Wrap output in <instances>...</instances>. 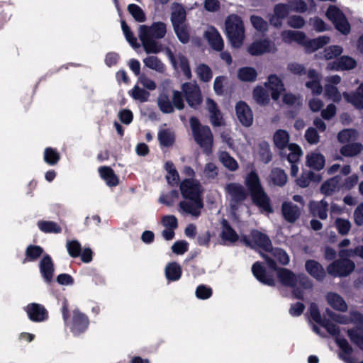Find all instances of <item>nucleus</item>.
Returning <instances> with one entry per match:
<instances>
[{"label":"nucleus","instance_id":"obj_1","mask_svg":"<svg viewBox=\"0 0 363 363\" xmlns=\"http://www.w3.org/2000/svg\"><path fill=\"white\" fill-rule=\"evenodd\" d=\"M180 192L184 201L179 203V211L181 214L189 215L198 218L203 208L201 197L203 189L201 184L193 179H184L180 184Z\"/></svg>","mask_w":363,"mask_h":363},{"label":"nucleus","instance_id":"obj_2","mask_svg":"<svg viewBox=\"0 0 363 363\" xmlns=\"http://www.w3.org/2000/svg\"><path fill=\"white\" fill-rule=\"evenodd\" d=\"M167 33V25L161 21L154 22L150 26L140 25L138 35L144 50L147 53H158L162 50L157 40L163 38Z\"/></svg>","mask_w":363,"mask_h":363},{"label":"nucleus","instance_id":"obj_3","mask_svg":"<svg viewBox=\"0 0 363 363\" xmlns=\"http://www.w3.org/2000/svg\"><path fill=\"white\" fill-rule=\"evenodd\" d=\"M328 316L333 321L340 324L354 323L357 328L347 331L352 342L363 350V316L357 312H351L349 315L335 313L330 310L326 311Z\"/></svg>","mask_w":363,"mask_h":363},{"label":"nucleus","instance_id":"obj_4","mask_svg":"<svg viewBox=\"0 0 363 363\" xmlns=\"http://www.w3.org/2000/svg\"><path fill=\"white\" fill-rule=\"evenodd\" d=\"M245 185L251 195L252 202L262 212L272 213L270 200L262 189L257 174L251 172L245 179Z\"/></svg>","mask_w":363,"mask_h":363},{"label":"nucleus","instance_id":"obj_5","mask_svg":"<svg viewBox=\"0 0 363 363\" xmlns=\"http://www.w3.org/2000/svg\"><path fill=\"white\" fill-rule=\"evenodd\" d=\"M226 35L233 48H240L245 39V29L241 18L235 14L228 16L225 21Z\"/></svg>","mask_w":363,"mask_h":363},{"label":"nucleus","instance_id":"obj_6","mask_svg":"<svg viewBox=\"0 0 363 363\" xmlns=\"http://www.w3.org/2000/svg\"><path fill=\"white\" fill-rule=\"evenodd\" d=\"M62 312L65 324L74 335H79L87 329L89 323L88 318L78 309H74L72 318H69L67 301L62 303Z\"/></svg>","mask_w":363,"mask_h":363},{"label":"nucleus","instance_id":"obj_7","mask_svg":"<svg viewBox=\"0 0 363 363\" xmlns=\"http://www.w3.org/2000/svg\"><path fill=\"white\" fill-rule=\"evenodd\" d=\"M190 125L195 140L204 151L210 153L213 146V135L208 126H201L197 118H191Z\"/></svg>","mask_w":363,"mask_h":363},{"label":"nucleus","instance_id":"obj_8","mask_svg":"<svg viewBox=\"0 0 363 363\" xmlns=\"http://www.w3.org/2000/svg\"><path fill=\"white\" fill-rule=\"evenodd\" d=\"M340 258L328 266L327 272L334 277H346L354 269V263L349 257Z\"/></svg>","mask_w":363,"mask_h":363},{"label":"nucleus","instance_id":"obj_9","mask_svg":"<svg viewBox=\"0 0 363 363\" xmlns=\"http://www.w3.org/2000/svg\"><path fill=\"white\" fill-rule=\"evenodd\" d=\"M327 17L334 24L336 29L344 35L350 31V26L342 12L336 6H330L326 13Z\"/></svg>","mask_w":363,"mask_h":363},{"label":"nucleus","instance_id":"obj_10","mask_svg":"<svg viewBox=\"0 0 363 363\" xmlns=\"http://www.w3.org/2000/svg\"><path fill=\"white\" fill-rule=\"evenodd\" d=\"M181 88L190 106L196 107L201 104L202 101L201 90L196 83L186 82L182 85Z\"/></svg>","mask_w":363,"mask_h":363},{"label":"nucleus","instance_id":"obj_11","mask_svg":"<svg viewBox=\"0 0 363 363\" xmlns=\"http://www.w3.org/2000/svg\"><path fill=\"white\" fill-rule=\"evenodd\" d=\"M248 53L253 56L265 53H273L277 50L275 43L269 39L254 41L247 48Z\"/></svg>","mask_w":363,"mask_h":363},{"label":"nucleus","instance_id":"obj_12","mask_svg":"<svg viewBox=\"0 0 363 363\" xmlns=\"http://www.w3.org/2000/svg\"><path fill=\"white\" fill-rule=\"evenodd\" d=\"M167 55L176 70H180L186 79L191 78V72L187 58L179 53L174 55L170 50H166Z\"/></svg>","mask_w":363,"mask_h":363},{"label":"nucleus","instance_id":"obj_13","mask_svg":"<svg viewBox=\"0 0 363 363\" xmlns=\"http://www.w3.org/2000/svg\"><path fill=\"white\" fill-rule=\"evenodd\" d=\"M262 257L266 260L267 265L272 270H277V269L274 259L283 265H286L289 262V255L281 249H274L267 254H262Z\"/></svg>","mask_w":363,"mask_h":363},{"label":"nucleus","instance_id":"obj_14","mask_svg":"<svg viewBox=\"0 0 363 363\" xmlns=\"http://www.w3.org/2000/svg\"><path fill=\"white\" fill-rule=\"evenodd\" d=\"M252 241L250 242L245 237L241 238L246 245H249L252 247H258L262 248L266 252H269L271 250V241L268 237L257 230L252 232Z\"/></svg>","mask_w":363,"mask_h":363},{"label":"nucleus","instance_id":"obj_15","mask_svg":"<svg viewBox=\"0 0 363 363\" xmlns=\"http://www.w3.org/2000/svg\"><path fill=\"white\" fill-rule=\"evenodd\" d=\"M264 87L270 92L272 99L274 101H277L285 90L281 80L274 74H272L268 77L267 82L264 83Z\"/></svg>","mask_w":363,"mask_h":363},{"label":"nucleus","instance_id":"obj_16","mask_svg":"<svg viewBox=\"0 0 363 363\" xmlns=\"http://www.w3.org/2000/svg\"><path fill=\"white\" fill-rule=\"evenodd\" d=\"M236 116L242 125L249 127L253 122V114L250 106L243 101H239L235 105Z\"/></svg>","mask_w":363,"mask_h":363},{"label":"nucleus","instance_id":"obj_17","mask_svg":"<svg viewBox=\"0 0 363 363\" xmlns=\"http://www.w3.org/2000/svg\"><path fill=\"white\" fill-rule=\"evenodd\" d=\"M357 61L352 57L343 55L335 61L329 62L327 69L329 70H350L355 68Z\"/></svg>","mask_w":363,"mask_h":363},{"label":"nucleus","instance_id":"obj_18","mask_svg":"<svg viewBox=\"0 0 363 363\" xmlns=\"http://www.w3.org/2000/svg\"><path fill=\"white\" fill-rule=\"evenodd\" d=\"M30 320L33 322H43L48 319V311L43 305L33 303L26 307Z\"/></svg>","mask_w":363,"mask_h":363},{"label":"nucleus","instance_id":"obj_19","mask_svg":"<svg viewBox=\"0 0 363 363\" xmlns=\"http://www.w3.org/2000/svg\"><path fill=\"white\" fill-rule=\"evenodd\" d=\"M204 38L213 50L217 51L223 50L224 42L222 36L216 28L213 26L208 27L204 33Z\"/></svg>","mask_w":363,"mask_h":363},{"label":"nucleus","instance_id":"obj_20","mask_svg":"<svg viewBox=\"0 0 363 363\" xmlns=\"http://www.w3.org/2000/svg\"><path fill=\"white\" fill-rule=\"evenodd\" d=\"M311 318L317 323L321 324L332 335H337L340 333L339 327L331 323H322V318L317 306L312 303L309 308Z\"/></svg>","mask_w":363,"mask_h":363},{"label":"nucleus","instance_id":"obj_21","mask_svg":"<svg viewBox=\"0 0 363 363\" xmlns=\"http://www.w3.org/2000/svg\"><path fill=\"white\" fill-rule=\"evenodd\" d=\"M252 272L254 276L262 283L269 286L274 285L273 275L269 272H267L260 262H255L252 265Z\"/></svg>","mask_w":363,"mask_h":363},{"label":"nucleus","instance_id":"obj_22","mask_svg":"<svg viewBox=\"0 0 363 363\" xmlns=\"http://www.w3.org/2000/svg\"><path fill=\"white\" fill-rule=\"evenodd\" d=\"M325 300L328 304L337 311L345 312L348 308L345 299L335 292H328L325 295Z\"/></svg>","mask_w":363,"mask_h":363},{"label":"nucleus","instance_id":"obj_23","mask_svg":"<svg viewBox=\"0 0 363 363\" xmlns=\"http://www.w3.org/2000/svg\"><path fill=\"white\" fill-rule=\"evenodd\" d=\"M343 97L347 102L351 104L354 107L357 109L363 108V83H362L356 92L348 93L344 92Z\"/></svg>","mask_w":363,"mask_h":363},{"label":"nucleus","instance_id":"obj_24","mask_svg":"<svg viewBox=\"0 0 363 363\" xmlns=\"http://www.w3.org/2000/svg\"><path fill=\"white\" fill-rule=\"evenodd\" d=\"M206 108L210 114V120L214 126H220L224 122L220 111L218 109L216 104L211 99H207L206 101Z\"/></svg>","mask_w":363,"mask_h":363},{"label":"nucleus","instance_id":"obj_25","mask_svg":"<svg viewBox=\"0 0 363 363\" xmlns=\"http://www.w3.org/2000/svg\"><path fill=\"white\" fill-rule=\"evenodd\" d=\"M290 6L285 4H278L274 7V15L269 19L272 25L279 27L281 25V20L289 13Z\"/></svg>","mask_w":363,"mask_h":363},{"label":"nucleus","instance_id":"obj_26","mask_svg":"<svg viewBox=\"0 0 363 363\" xmlns=\"http://www.w3.org/2000/svg\"><path fill=\"white\" fill-rule=\"evenodd\" d=\"M330 38L328 36L323 35L313 40H308L306 36V41L302 43L307 52H314L330 43Z\"/></svg>","mask_w":363,"mask_h":363},{"label":"nucleus","instance_id":"obj_27","mask_svg":"<svg viewBox=\"0 0 363 363\" xmlns=\"http://www.w3.org/2000/svg\"><path fill=\"white\" fill-rule=\"evenodd\" d=\"M277 277L279 281L285 286L294 287L298 282V279L290 270L284 268L277 269Z\"/></svg>","mask_w":363,"mask_h":363},{"label":"nucleus","instance_id":"obj_28","mask_svg":"<svg viewBox=\"0 0 363 363\" xmlns=\"http://www.w3.org/2000/svg\"><path fill=\"white\" fill-rule=\"evenodd\" d=\"M186 11L182 5L178 4H174L172 5L171 21L173 27L186 23Z\"/></svg>","mask_w":363,"mask_h":363},{"label":"nucleus","instance_id":"obj_29","mask_svg":"<svg viewBox=\"0 0 363 363\" xmlns=\"http://www.w3.org/2000/svg\"><path fill=\"white\" fill-rule=\"evenodd\" d=\"M40 270L47 282H50L53 277L54 267L51 258L45 255L40 262Z\"/></svg>","mask_w":363,"mask_h":363},{"label":"nucleus","instance_id":"obj_30","mask_svg":"<svg viewBox=\"0 0 363 363\" xmlns=\"http://www.w3.org/2000/svg\"><path fill=\"white\" fill-rule=\"evenodd\" d=\"M325 157L317 152H312L306 155V164L315 170H320L325 166Z\"/></svg>","mask_w":363,"mask_h":363},{"label":"nucleus","instance_id":"obj_31","mask_svg":"<svg viewBox=\"0 0 363 363\" xmlns=\"http://www.w3.org/2000/svg\"><path fill=\"white\" fill-rule=\"evenodd\" d=\"M282 40L286 43H297L300 45L306 41V35L301 31L286 30L281 34Z\"/></svg>","mask_w":363,"mask_h":363},{"label":"nucleus","instance_id":"obj_32","mask_svg":"<svg viewBox=\"0 0 363 363\" xmlns=\"http://www.w3.org/2000/svg\"><path fill=\"white\" fill-rule=\"evenodd\" d=\"M308 77L311 81L306 83V87L310 89L313 94H320L323 88L320 83L319 74L314 69H310L308 72Z\"/></svg>","mask_w":363,"mask_h":363},{"label":"nucleus","instance_id":"obj_33","mask_svg":"<svg viewBox=\"0 0 363 363\" xmlns=\"http://www.w3.org/2000/svg\"><path fill=\"white\" fill-rule=\"evenodd\" d=\"M282 213L289 222H294L300 216V210L291 202H284L282 204Z\"/></svg>","mask_w":363,"mask_h":363},{"label":"nucleus","instance_id":"obj_34","mask_svg":"<svg viewBox=\"0 0 363 363\" xmlns=\"http://www.w3.org/2000/svg\"><path fill=\"white\" fill-rule=\"evenodd\" d=\"M273 141L275 146L281 150L287 148L289 141V134L286 130H277L273 136Z\"/></svg>","mask_w":363,"mask_h":363},{"label":"nucleus","instance_id":"obj_35","mask_svg":"<svg viewBox=\"0 0 363 363\" xmlns=\"http://www.w3.org/2000/svg\"><path fill=\"white\" fill-rule=\"evenodd\" d=\"M336 342L341 350L340 357L347 363H354V359L350 356L352 347L345 339L337 338Z\"/></svg>","mask_w":363,"mask_h":363},{"label":"nucleus","instance_id":"obj_36","mask_svg":"<svg viewBox=\"0 0 363 363\" xmlns=\"http://www.w3.org/2000/svg\"><path fill=\"white\" fill-rule=\"evenodd\" d=\"M306 271L316 279H321L325 276L323 267L315 260H308L306 262Z\"/></svg>","mask_w":363,"mask_h":363},{"label":"nucleus","instance_id":"obj_37","mask_svg":"<svg viewBox=\"0 0 363 363\" xmlns=\"http://www.w3.org/2000/svg\"><path fill=\"white\" fill-rule=\"evenodd\" d=\"M309 207L313 216H318L320 219L327 218L328 203L324 201L320 202L312 201L310 203Z\"/></svg>","mask_w":363,"mask_h":363},{"label":"nucleus","instance_id":"obj_38","mask_svg":"<svg viewBox=\"0 0 363 363\" xmlns=\"http://www.w3.org/2000/svg\"><path fill=\"white\" fill-rule=\"evenodd\" d=\"M340 186V178L335 177L324 182L321 186L320 190L323 194L330 195L338 190Z\"/></svg>","mask_w":363,"mask_h":363},{"label":"nucleus","instance_id":"obj_39","mask_svg":"<svg viewBox=\"0 0 363 363\" xmlns=\"http://www.w3.org/2000/svg\"><path fill=\"white\" fill-rule=\"evenodd\" d=\"M228 193L236 201H242L246 198L244 188L238 184H230L226 186Z\"/></svg>","mask_w":363,"mask_h":363},{"label":"nucleus","instance_id":"obj_40","mask_svg":"<svg viewBox=\"0 0 363 363\" xmlns=\"http://www.w3.org/2000/svg\"><path fill=\"white\" fill-rule=\"evenodd\" d=\"M222 240L228 242H235L238 240V235L235 230L228 225L227 220L222 221Z\"/></svg>","mask_w":363,"mask_h":363},{"label":"nucleus","instance_id":"obj_41","mask_svg":"<svg viewBox=\"0 0 363 363\" xmlns=\"http://www.w3.org/2000/svg\"><path fill=\"white\" fill-rule=\"evenodd\" d=\"M165 274L167 279L170 281H177L179 279L182 275V269L180 265L176 262L169 263L165 267Z\"/></svg>","mask_w":363,"mask_h":363},{"label":"nucleus","instance_id":"obj_42","mask_svg":"<svg viewBox=\"0 0 363 363\" xmlns=\"http://www.w3.org/2000/svg\"><path fill=\"white\" fill-rule=\"evenodd\" d=\"M363 149V146L359 143H350L343 145L340 148V153L345 157H354L359 154Z\"/></svg>","mask_w":363,"mask_h":363},{"label":"nucleus","instance_id":"obj_43","mask_svg":"<svg viewBox=\"0 0 363 363\" xmlns=\"http://www.w3.org/2000/svg\"><path fill=\"white\" fill-rule=\"evenodd\" d=\"M257 76V71L253 67H244L238 71V77L242 82H253L256 79Z\"/></svg>","mask_w":363,"mask_h":363},{"label":"nucleus","instance_id":"obj_44","mask_svg":"<svg viewBox=\"0 0 363 363\" xmlns=\"http://www.w3.org/2000/svg\"><path fill=\"white\" fill-rule=\"evenodd\" d=\"M195 72L198 78L203 82H209L213 77L211 69L203 63H200L196 66Z\"/></svg>","mask_w":363,"mask_h":363},{"label":"nucleus","instance_id":"obj_45","mask_svg":"<svg viewBox=\"0 0 363 363\" xmlns=\"http://www.w3.org/2000/svg\"><path fill=\"white\" fill-rule=\"evenodd\" d=\"M144 65L156 72H163L165 70V65L156 56H149L143 60Z\"/></svg>","mask_w":363,"mask_h":363},{"label":"nucleus","instance_id":"obj_46","mask_svg":"<svg viewBox=\"0 0 363 363\" xmlns=\"http://www.w3.org/2000/svg\"><path fill=\"white\" fill-rule=\"evenodd\" d=\"M358 132L352 128L344 129L337 134V140L340 143H346L356 140L358 138Z\"/></svg>","mask_w":363,"mask_h":363},{"label":"nucleus","instance_id":"obj_47","mask_svg":"<svg viewBox=\"0 0 363 363\" xmlns=\"http://www.w3.org/2000/svg\"><path fill=\"white\" fill-rule=\"evenodd\" d=\"M253 98L260 105H266L270 100L268 92L265 90L264 87L261 86H257L255 88Z\"/></svg>","mask_w":363,"mask_h":363},{"label":"nucleus","instance_id":"obj_48","mask_svg":"<svg viewBox=\"0 0 363 363\" xmlns=\"http://www.w3.org/2000/svg\"><path fill=\"white\" fill-rule=\"evenodd\" d=\"M59 152L52 147H46L43 153V160L49 165H55L60 160Z\"/></svg>","mask_w":363,"mask_h":363},{"label":"nucleus","instance_id":"obj_49","mask_svg":"<svg viewBox=\"0 0 363 363\" xmlns=\"http://www.w3.org/2000/svg\"><path fill=\"white\" fill-rule=\"evenodd\" d=\"M178 39L183 43H188L190 35V28L188 24L184 23L173 27Z\"/></svg>","mask_w":363,"mask_h":363},{"label":"nucleus","instance_id":"obj_50","mask_svg":"<svg viewBox=\"0 0 363 363\" xmlns=\"http://www.w3.org/2000/svg\"><path fill=\"white\" fill-rule=\"evenodd\" d=\"M219 160L229 170L235 171L238 168L237 161L226 152L219 153Z\"/></svg>","mask_w":363,"mask_h":363},{"label":"nucleus","instance_id":"obj_51","mask_svg":"<svg viewBox=\"0 0 363 363\" xmlns=\"http://www.w3.org/2000/svg\"><path fill=\"white\" fill-rule=\"evenodd\" d=\"M270 179L274 184L282 186L287 182V176L284 170L276 168L272 169L270 174Z\"/></svg>","mask_w":363,"mask_h":363},{"label":"nucleus","instance_id":"obj_52","mask_svg":"<svg viewBox=\"0 0 363 363\" xmlns=\"http://www.w3.org/2000/svg\"><path fill=\"white\" fill-rule=\"evenodd\" d=\"M40 230L46 233H59L61 232V227L53 221L41 220L38 223Z\"/></svg>","mask_w":363,"mask_h":363},{"label":"nucleus","instance_id":"obj_53","mask_svg":"<svg viewBox=\"0 0 363 363\" xmlns=\"http://www.w3.org/2000/svg\"><path fill=\"white\" fill-rule=\"evenodd\" d=\"M287 150L289 151L287 155L288 161L290 163H296L298 162L302 155V150L300 146L294 143H290L287 146Z\"/></svg>","mask_w":363,"mask_h":363},{"label":"nucleus","instance_id":"obj_54","mask_svg":"<svg viewBox=\"0 0 363 363\" xmlns=\"http://www.w3.org/2000/svg\"><path fill=\"white\" fill-rule=\"evenodd\" d=\"M43 249L36 245H29L26 251V258L23 262H32L37 259L43 253Z\"/></svg>","mask_w":363,"mask_h":363},{"label":"nucleus","instance_id":"obj_55","mask_svg":"<svg viewBox=\"0 0 363 363\" xmlns=\"http://www.w3.org/2000/svg\"><path fill=\"white\" fill-rule=\"evenodd\" d=\"M165 169L167 172L166 178L168 183L172 185L177 184L179 179V173L174 168V164L172 162H168L165 164Z\"/></svg>","mask_w":363,"mask_h":363},{"label":"nucleus","instance_id":"obj_56","mask_svg":"<svg viewBox=\"0 0 363 363\" xmlns=\"http://www.w3.org/2000/svg\"><path fill=\"white\" fill-rule=\"evenodd\" d=\"M157 104L163 113H170L174 111V106L166 94L160 95L157 99Z\"/></svg>","mask_w":363,"mask_h":363},{"label":"nucleus","instance_id":"obj_57","mask_svg":"<svg viewBox=\"0 0 363 363\" xmlns=\"http://www.w3.org/2000/svg\"><path fill=\"white\" fill-rule=\"evenodd\" d=\"M343 52V48L340 45H330L325 48L323 52V57L325 60H331L340 56Z\"/></svg>","mask_w":363,"mask_h":363},{"label":"nucleus","instance_id":"obj_58","mask_svg":"<svg viewBox=\"0 0 363 363\" xmlns=\"http://www.w3.org/2000/svg\"><path fill=\"white\" fill-rule=\"evenodd\" d=\"M99 173L101 178L105 181L108 186H113V172L109 167H101L99 168Z\"/></svg>","mask_w":363,"mask_h":363},{"label":"nucleus","instance_id":"obj_59","mask_svg":"<svg viewBox=\"0 0 363 363\" xmlns=\"http://www.w3.org/2000/svg\"><path fill=\"white\" fill-rule=\"evenodd\" d=\"M121 28L127 41L130 43V45L134 48H139L140 44L138 43L136 38L134 36V34L131 32L130 28L124 21H121Z\"/></svg>","mask_w":363,"mask_h":363},{"label":"nucleus","instance_id":"obj_60","mask_svg":"<svg viewBox=\"0 0 363 363\" xmlns=\"http://www.w3.org/2000/svg\"><path fill=\"white\" fill-rule=\"evenodd\" d=\"M325 96L335 102H339L342 99V94L337 88L331 84L325 85Z\"/></svg>","mask_w":363,"mask_h":363},{"label":"nucleus","instance_id":"obj_61","mask_svg":"<svg viewBox=\"0 0 363 363\" xmlns=\"http://www.w3.org/2000/svg\"><path fill=\"white\" fill-rule=\"evenodd\" d=\"M129 93L135 100L140 102L146 101L150 96L149 92L139 87L138 84Z\"/></svg>","mask_w":363,"mask_h":363},{"label":"nucleus","instance_id":"obj_62","mask_svg":"<svg viewBox=\"0 0 363 363\" xmlns=\"http://www.w3.org/2000/svg\"><path fill=\"white\" fill-rule=\"evenodd\" d=\"M69 255L72 257H77L80 255L81 245L75 240H68L66 244Z\"/></svg>","mask_w":363,"mask_h":363},{"label":"nucleus","instance_id":"obj_63","mask_svg":"<svg viewBox=\"0 0 363 363\" xmlns=\"http://www.w3.org/2000/svg\"><path fill=\"white\" fill-rule=\"evenodd\" d=\"M250 22L252 26L258 31L264 32L267 30V22L258 16H252L250 17Z\"/></svg>","mask_w":363,"mask_h":363},{"label":"nucleus","instance_id":"obj_64","mask_svg":"<svg viewBox=\"0 0 363 363\" xmlns=\"http://www.w3.org/2000/svg\"><path fill=\"white\" fill-rule=\"evenodd\" d=\"M159 140L161 145L164 146H169L173 143L174 136L172 131L169 130H164L159 133Z\"/></svg>","mask_w":363,"mask_h":363}]
</instances>
